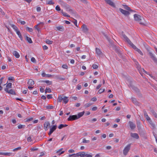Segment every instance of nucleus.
Returning <instances> with one entry per match:
<instances>
[{
    "mask_svg": "<svg viewBox=\"0 0 157 157\" xmlns=\"http://www.w3.org/2000/svg\"><path fill=\"white\" fill-rule=\"evenodd\" d=\"M25 127V125L21 124H19L17 126V127L18 129H21L23 128H24Z\"/></svg>",
    "mask_w": 157,
    "mask_h": 157,
    "instance_id": "79ce46f5",
    "label": "nucleus"
},
{
    "mask_svg": "<svg viewBox=\"0 0 157 157\" xmlns=\"http://www.w3.org/2000/svg\"><path fill=\"white\" fill-rule=\"evenodd\" d=\"M90 142L89 140H86V139L84 138L83 139L82 143L83 144H88Z\"/></svg>",
    "mask_w": 157,
    "mask_h": 157,
    "instance_id": "4c0bfd02",
    "label": "nucleus"
},
{
    "mask_svg": "<svg viewBox=\"0 0 157 157\" xmlns=\"http://www.w3.org/2000/svg\"><path fill=\"white\" fill-rule=\"evenodd\" d=\"M31 61L33 63H36V60L34 57H32L31 59Z\"/></svg>",
    "mask_w": 157,
    "mask_h": 157,
    "instance_id": "3c124183",
    "label": "nucleus"
},
{
    "mask_svg": "<svg viewBox=\"0 0 157 157\" xmlns=\"http://www.w3.org/2000/svg\"><path fill=\"white\" fill-rule=\"evenodd\" d=\"M17 34L18 35L19 37L20 38V40L22 41L23 40V38L21 36V34L20 33V31L18 30L16 32Z\"/></svg>",
    "mask_w": 157,
    "mask_h": 157,
    "instance_id": "5701e85b",
    "label": "nucleus"
},
{
    "mask_svg": "<svg viewBox=\"0 0 157 157\" xmlns=\"http://www.w3.org/2000/svg\"><path fill=\"white\" fill-rule=\"evenodd\" d=\"M63 97V96L61 95L59 96L57 99L58 101L61 102L63 100L65 104L67 103L69 101L68 97L66 96H64Z\"/></svg>",
    "mask_w": 157,
    "mask_h": 157,
    "instance_id": "7ed1b4c3",
    "label": "nucleus"
},
{
    "mask_svg": "<svg viewBox=\"0 0 157 157\" xmlns=\"http://www.w3.org/2000/svg\"><path fill=\"white\" fill-rule=\"evenodd\" d=\"M56 10L58 11H60L61 10L60 7L58 5L56 6Z\"/></svg>",
    "mask_w": 157,
    "mask_h": 157,
    "instance_id": "6e6d98bb",
    "label": "nucleus"
},
{
    "mask_svg": "<svg viewBox=\"0 0 157 157\" xmlns=\"http://www.w3.org/2000/svg\"><path fill=\"white\" fill-rule=\"evenodd\" d=\"M123 7L125 9L130 11H132V10H131L130 8L128 6H127L126 5H123Z\"/></svg>",
    "mask_w": 157,
    "mask_h": 157,
    "instance_id": "393cba45",
    "label": "nucleus"
},
{
    "mask_svg": "<svg viewBox=\"0 0 157 157\" xmlns=\"http://www.w3.org/2000/svg\"><path fill=\"white\" fill-rule=\"evenodd\" d=\"M55 77L57 79H59L62 80H64L65 79V78H61L60 75H56L55 76Z\"/></svg>",
    "mask_w": 157,
    "mask_h": 157,
    "instance_id": "c756f323",
    "label": "nucleus"
},
{
    "mask_svg": "<svg viewBox=\"0 0 157 157\" xmlns=\"http://www.w3.org/2000/svg\"><path fill=\"white\" fill-rule=\"evenodd\" d=\"M27 140L28 142H31L32 141L31 138V137L29 136L27 138Z\"/></svg>",
    "mask_w": 157,
    "mask_h": 157,
    "instance_id": "338daca9",
    "label": "nucleus"
},
{
    "mask_svg": "<svg viewBox=\"0 0 157 157\" xmlns=\"http://www.w3.org/2000/svg\"><path fill=\"white\" fill-rule=\"evenodd\" d=\"M131 145V144H128L124 148L123 152L124 155H126L129 151Z\"/></svg>",
    "mask_w": 157,
    "mask_h": 157,
    "instance_id": "20e7f679",
    "label": "nucleus"
},
{
    "mask_svg": "<svg viewBox=\"0 0 157 157\" xmlns=\"http://www.w3.org/2000/svg\"><path fill=\"white\" fill-rule=\"evenodd\" d=\"M119 10L122 14L126 16L128 15L130 13L128 11L124 10L121 8L119 9Z\"/></svg>",
    "mask_w": 157,
    "mask_h": 157,
    "instance_id": "f8f14e48",
    "label": "nucleus"
},
{
    "mask_svg": "<svg viewBox=\"0 0 157 157\" xmlns=\"http://www.w3.org/2000/svg\"><path fill=\"white\" fill-rule=\"evenodd\" d=\"M56 30H57L61 31H63L64 30V28L63 26H59L56 27Z\"/></svg>",
    "mask_w": 157,
    "mask_h": 157,
    "instance_id": "4be33fe9",
    "label": "nucleus"
},
{
    "mask_svg": "<svg viewBox=\"0 0 157 157\" xmlns=\"http://www.w3.org/2000/svg\"><path fill=\"white\" fill-rule=\"evenodd\" d=\"M38 149V148H36L35 147H33L31 148L30 150L31 151H35L37 150Z\"/></svg>",
    "mask_w": 157,
    "mask_h": 157,
    "instance_id": "5fc2aeb1",
    "label": "nucleus"
},
{
    "mask_svg": "<svg viewBox=\"0 0 157 157\" xmlns=\"http://www.w3.org/2000/svg\"><path fill=\"white\" fill-rule=\"evenodd\" d=\"M92 104H91L90 103H87L86 104L84 105V107L85 108H86L90 106Z\"/></svg>",
    "mask_w": 157,
    "mask_h": 157,
    "instance_id": "ea45409f",
    "label": "nucleus"
},
{
    "mask_svg": "<svg viewBox=\"0 0 157 157\" xmlns=\"http://www.w3.org/2000/svg\"><path fill=\"white\" fill-rule=\"evenodd\" d=\"M26 30L30 32H32L33 31V29L32 28H29L28 27H26Z\"/></svg>",
    "mask_w": 157,
    "mask_h": 157,
    "instance_id": "c03bdc74",
    "label": "nucleus"
},
{
    "mask_svg": "<svg viewBox=\"0 0 157 157\" xmlns=\"http://www.w3.org/2000/svg\"><path fill=\"white\" fill-rule=\"evenodd\" d=\"M47 3L49 5H53L54 4V2L52 0H50L48 2H47Z\"/></svg>",
    "mask_w": 157,
    "mask_h": 157,
    "instance_id": "de8ad7c7",
    "label": "nucleus"
},
{
    "mask_svg": "<svg viewBox=\"0 0 157 157\" xmlns=\"http://www.w3.org/2000/svg\"><path fill=\"white\" fill-rule=\"evenodd\" d=\"M98 109V108L96 106H94L93 107L92 109V110L93 111H95L96 110Z\"/></svg>",
    "mask_w": 157,
    "mask_h": 157,
    "instance_id": "13d9d810",
    "label": "nucleus"
},
{
    "mask_svg": "<svg viewBox=\"0 0 157 157\" xmlns=\"http://www.w3.org/2000/svg\"><path fill=\"white\" fill-rule=\"evenodd\" d=\"M80 153H81V152H80L77 153L76 154H71V155H69V157H71V156H72V155H75V156H76V157H78V156H80Z\"/></svg>",
    "mask_w": 157,
    "mask_h": 157,
    "instance_id": "2f4dec72",
    "label": "nucleus"
},
{
    "mask_svg": "<svg viewBox=\"0 0 157 157\" xmlns=\"http://www.w3.org/2000/svg\"><path fill=\"white\" fill-rule=\"evenodd\" d=\"M82 30L84 33H87L88 32V29L85 24H83L82 26Z\"/></svg>",
    "mask_w": 157,
    "mask_h": 157,
    "instance_id": "39448f33",
    "label": "nucleus"
},
{
    "mask_svg": "<svg viewBox=\"0 0 157 157\" xmlns=\"http://www.w3.org/2000/svg\"><path fill=\"white\" fill-rule=\"evenodd\" d=\"M96 54L99 56H100L103 55V53L101 50L98 48H95Z\"/></svg>",
    "mask_w": 157,
    "mask_h": 157,
    "instance_id": "9b49d317",
    "label": "nucleus"
},
{
    "mask_svg": "<svg viewBox=\"0 0 157 157\" xmlns=\"http://www.w3.org/2000/svg\"><path fill=\"white\" fill-rule=\"evenodd\" d=\"M131 100L132 102H133V103L135 104L136 105L138 104V103L137 102L135 98H132Z\"/></svg>",
    "mask_w": 157,
    "mask_h": 157,
    "instance_id": "c9c22d12",
    "label": "nucleus"
},
{
    "mask_svg": "<svg viewBox=\"0 0 157 157\" xmlns=\"http://www.w3.org/2000/svg\"><path fill=\"white\" fill-rule=\"evenodd\" d=\"M77 115H70L67 118L68 121H72L75 120H77Z\"/></svg>",
    "mask_w": 157,
    "mask_h": 157,
    "instance_id": "423d86ee",
    "label": "nucleus"
},
{
    "mask_svg": "<svg viewBox=\"0 0 157 157\" xmlns=\"http://www.w3.org/2000/svg\"><path fill=\"white\" fill-rule=\"evenodd\" d=\"M61 13H62V14H63V15L64 16L66 17H70V16L69 15L67 14V13L64 12H63V10H61Z\"/></svg>",
    "mask_w": 157,
    "mask_h": 157,
    "instance_id": "f704fd0d",
    "label": "nucleus"
},
{
    "mask_svg": "<svg viewBox=\"0 0 157 157\" xmlns=\"http://www.w3.org/2000/svg\"><path fill=\"white\" fill-rule=\"evenodd\" d=\"M85 156L86 157H92V155L91 154H86Z\"/></svg>",
    "mask_w": 157,
    "mask_h": 157,
    "instance_id": "774afa93",
    "label": "nucleus"
},
{
    "mask_svg": "<svg viewBox=\"0 0 157 157\" xmlns=\"http://www.w3.org/2000/svg\"><path fill=\"white\" fill-rule=\"evenodd\" d=\"M107 3L109 4L110 6L113 7H115V5L113 2L111 0H105Z\"/></svg>",
    "mask_w": 157,
    "mask_h": 157,
    "instance_id": "ddd939ff",
    "label": "nucleus"
},
{
    "mask_svg": "<svg viewBox=\"0 0 157 157\" xmlns=\"http://www.w3.org/2000/svg\"><path fill=\"white\" fill-rule=\"evenodd\" d=\"M80 0L82 2H83V3H84V4H87L88 3V2L86 0Z\"/></svg>",
    "mask_w": 157,
    "mask_h": 157,
    "instance_id": "052dcab7",
    "label": "nucleus"
},
{
    "mask_svg": "<svg viewBox=\"0 0 157 157\" xmlns=\"http://www.w3.org/2000/svg\"><path fill=\"white\" fill-rule=\"evenodd\" d=\"M13 55L15 56V57L17 58H18L20 57V55L19 53L16 51H14L13 53Z\"/></svg>",
    "mask_w": 157,
    "mask_h": 157,
    "instance_id": "a211bd4d",
    "label": "nucleus"
},
{
    "mask_svg": "<svg viewBox=\"0 0 157 157\" xmlns=\"http://www.w3.org/2000/svg\"><path fill=\"white\" fill-rule=\"evenodd\" d=\"M46 43L48 44H51L52 43L53 41H52L50 40H46Z\"/></svg>",
    "mask_w": 157,
    "mask_h": 157,
    "instance_id": "49530a36",
    "label": "nucleus"
},
{
    "mask_svg": "<svg viewBox=\"0 0 157 157\" xmlns=\"http://www.w3.org/2000/svg\"><path fill=\"white\" fill-rule=\"evenodd\" d=\"M52 92L50 88H46L45 90V94H46L47 92L48 93H51Z\"/></svg>",
    "mask_w": 157,
    "mask_h": 157,
    "instance_id": "58836bf2",
    "label": "nucleus"
},
{
    "mask_svg": "<svg viewBox=\"0 0 157 157\" xmlns=\"http://www.w3.org/2000/svg\"><path fill=\"white\" fill-rule=\"evenodd\" d=\"M39 25V24H38L37 25H36L34 26V28H35V29L37 30V31L39 32L40 31V29L38 27V26Z\"/></svg>",
    "mask_w": 157,
    "mask_h": 157,
    "instance_id": "09e8293b",
    "label": "nucleus"
},
{
    "mask_svg": "<svg viewBox=\"0 0 157 157\" xmlns=\"http://www.w3.org/2000/svg\"><path fill=\"white\" fill-rule=\"evenodd\" d=\"M137 127L139 129H141L142 127V124L140 121H137Z\"/></svg>",
    "mask_w": 157,
    "mask_h": 157,
    "instance_id": "a878e982",
    "label": "nucleus"
},
{
    "mask_svg": "<svg viewBox=\"0 0 157 157\" xmlns=\"http://www.w3.org/2000/svg\"><path fill=\"white\" fill-rule=\"evenodd\" d=\"M41 9L40 7H37L36 10L37 12H40L41 10Z\"/></svg>",
    "mask_w": 157,
    "mask_h": 157,
    "instance_id": "69168bd1",
    "label": "nucleus"
},
{
    "mask_svg": "<svg viewBox=\"0 0 157 157\" xmlns=\"http://www.w3.org/2000/svg\"><path fill=\"white\" fill-rule=\"evenodd\" d=\"M134 17L135 20L138 22L139 23L142 25H145L144 22L145 21L144 19L141 16L137 14H135L134 15Z\"/></svg>",
    "mask_w": 157,
    "mask_h": 157,
    "instance_id": "f257e3e1",
    "label": "nucleus"
},
{
    "mask_svg": "<svg viewBox=\"0 0 157 157\" xmlns=\"http://www.w3.org/2000/svg\"><path fill=\"white\" fill-rule=\"evenodd\" d=\"M56 125H53L51 128L50 129V131L49 132L48 134L50 136L53 132L56 130Z\"/></svg>",
    "mask_w": 157,
    "mask_h": 157,
    "instance_id": "1a4fd4ad",
    "label": "nucleus"
},
{
    "mask_svg": "<svg viewBox=\"0 0 157 157\" xmlns=\"http://www.w3.org/2000/svg\"><path fill=\"white\" fill-rule=\"evenodd\" d=\"M135 51L137 52L141 55H143V53L139 49L137 48L136 46L134 44L132 47Z\"/></svg>",
    "mask_w": 157,
    "mask_h": 157,
    "instance_id": "9d476101",
    "label": "nucleus"
},
{
    "mask_svg": "<svg viewBox=\"0 0 157 157\" xmlns=\"http://www.w3.org/2000/svg\"><path fill=\"white\" fill-rule=\"evenodd\" d=\"M129 126L131 129H134L136 128V125L132 122L129 121L128 122Z\"/></svg>",
    "mask_w": 157,
    "mask_h": 157,
    "instance_id": "4468645a",
    "label": "nucleus"
},
{
    "mask_svg": "<svg viewBox=\"0 0 157 157\" xmlns=\"http://www.w3.org/2000/svg\"><path fill=\"white\" fill-rule=\"evenodd\" d=\"M61 2L63 4L64 8L67 11L71 14H74L75 13L74 10L71 8L69 5L67 4L63 1H61Z\"/></svg>",
    "mask_w": 157,
    "mask_h": 157,
    "instance_id": "f03ea898",
    "label": "nucleus"
},
{
    "mask_svg": "<svg viewBox=\"0 0 157 157\" xmlns=\"http://www.w3.org/2000/svg\"><path fill=\"white\" fill-rule=\"evenodd\" d=\"M50 127V124L48 121H46L44 124V128L45 131L48 130Z\"/></svg>",
    "mask_w": 157,
    "mask_h": 157,
    "instance_id": "0eeeda50",
    "label": "nucleus"
},
{
    "mask_svg": "<svg viewBox=\"0 0 157 157\" xmlns=\"http://www.w3.org/2000/svg\"><path fill=\"white\" fill-rule=\"evenodd\" d=\"M0 154L1 155H3L6 156H10L12 154V153L10 152L3 153H0Z\"/></svg>",
    "mask_w": 157,
    "mask_h": 157,
    "instance_id": "e433bc0d",
    "label": "nucleus"
},
{
    "mask_svg": "<svg viewBox=\"0 0 157 157\" xmlns=\"http://www.w3.org/2000/svg\"><path fill=\"white\" fill-rule=\"evenodd\" d=\"M105 90V89H100L98 91V93L100 94L104 92Z\"/></svg>",
    "mask_w": 157,
    "mask_h": 157,
    "instance_id": "8fccbe9b",
    "label": "nucleus"
},
{
    "mask_svg": "<svg viewBox=\"0 0 157 157\" xmlns=\"http://www.w3.org/2000/svg\"><path fill=\"white\" fill-rule=\"evenodd\" d=\"M106 137V136L105 134H103L101 136V138L102 139V138L105 139V138Z\"/></svg>",
    "mask_w": 157,
    "mask_h": 157,
    "instance_id": "0e129e2a",
    "label": "nucleus"
},
{
    "mask_svg": "<svg viewBox=\"0 0 157 157\" xmlns=\"http://www.w3.org/2000/svg\"><path fill=\"white\" fill-rule=\"evenodd\" d=\"M12 87V83H9L6 85V88L5 89V91L6 92H8L9 89Z\"/></svg>",
    "mask_w": 157,
    "mask_h": 157,
    "instance_id": "dca6fc26",
    "label": "nucleus"
},
{
    "mask_svg": "<svg viewBox=\"0 0 157 157\" xmlns=\"http://www.w3.org/2000/svg\"><path fill=\"white\" fill-rule=\"evenodd\" d=\"M97 99L96 97H94L91 99V100L93 101H97Z\"/></svg>",
    "mask_w": 157,
    "mask_h": 157,
    "instance_id": "e2e57ef3",
    "label": "nucleus"
},
{
    "mask_svg": "<svg viewBox=\"0 0 157 157\" xmlns=\"http://www.w3.org/2000/svg\"><path fill=\"white\" fill-rule=\"evenodd\" d=\"M46 108L47 109H52L54 108V106L52 105H48L46 106Z\"/></svg>",
    "mask_w": 157,
    "mask_h": 157,
    "instance_id": "a18cd8bd",
    "label": "nucleus"
},
{
    "mask_svg": "<svg viewBox=\"0 0 157 157\" xmlns=\"http://www.w3.org/2000/svg\"><path fill=\"white\" fill-rule=\"evenodd\" d=\"M130 135L133 138H135L136 139H138L139 138V136L136 133H131Z\"/></svg>",
    "mask_w": 157,
    "mask_h": 157,
    "instance_id": "2eb2a0df",
    "label": "nucleus"
},
{
    "mask_svg": "<svg viewBox=\"0 0 157 157\" xmlns=\"http://www.w3.org/2000/svg\"><path fill=\"white\" fill-rule=\"evenodd\" d=\"M34 83V81L32 79H29L28 82V84L30 86H33Z\"/></svg>",
    "mask_w": 157,
    "mask_h": 157,
    "instance_id": "412c9836",
    "label": "nucleus"
},
{
    "mask_svg": "<svg viewBox=\"0 0 157 157\" xmlns=\"http://www.w3.org/2000/svg\"><path fill=\"white\" fill-rule=\"evenodd\" d=\"M6 92L8 93H9V94H14V95H15L16 94V93H15V91H14L12 89H10V90H8V92Z\"/></svg>",
    "mask_w": 157,
    "mask_h": 157,
    "instance_id": "bb28decb",
    "label": "nucleus"
},
{
    "mask_svg": "<svg viewBox=\"0 0 157 157\" xmlns=\"http://www.w3.org/2000/svg\"><path fill=\"white\" fill-rule=\"evenodd\" d=\"M67 126H68V125L66 124H60L58 126V128L59 129H61L62 128H63V127H66Z\"/></svg>",
    "mask_w": 157,
    "mask_h": 157,
    "instance_id": "c85d7f7f",
    "label": "nucleus"
},
{
    "mask_svg": "<svg viewBox=\"0 0 157 157\" xmlns=\"http://www.w3.org/2000/svg\"><path fill=\"white\" fill-rule=\"evenodd\" d=\"M125 40L126 42L131 46V47H132L134 45V44L131 42V41L128 38H127V39Z\"/></svg>",
    "mask_w": 157,
    "mask_h": 157,
    "instance_id": "cd10ccee",
    "label": "nucleus"
},
{
    "mask_svg": "<svg viewBox=\"0 0 157 157\" xmlns=\"http://www.w3.org/2000/svg\"><path fill=\"white\" fill-rule=\"evenodd\" d=\"M62 67L64 69H67L68 67L66 64H63L62 66Z\"/></svg>",
    "mask_w": 157,
    "mask_h": 157,
    "instance_id": "603ef678",
    "label": "nucleus"
},
{
    "mask_svg": "<svg viewBox=\"0 0 157 157\" xmlns=\"http://www.w3.org/2000/svg\"><path fill=\"white\" fill-rule=\"evenodd\" d=\"M41 82H44L46 83L47 85H49L52 84V82L49 80H41L40 81Z\"/></svg>",
    "mask_w": 157,
    "mask_h": 157,
    "instance_id": "aec40b11",
    "label": "nucleus"
},
{
    "mask_svg": "<svg viewBox=\"0 0 157 157\" xmlns=\"http://www.w3.org/2000/svg\"><path fill=\"white\" fill-rule=\"evenodd\" d=\"M146 117V120L148 121L149 122L150 121H151V119L148 116V115L147 116L145 117Z\"/></svg>",
    "mask_w": 157,
    "mask_h": 157,
    "instance_id": "864d4df0",
    "label": "nucleus"
},
{
    "mask_svg": "<svg viewBox=\"0 0 157 157\" xmlns=\"http://www.w3.org/2000/svg\"><path fill=\"white\" fill-rule=\"evenodd\" d=\"M84 111H83L78 113L77 115V119L82 117L84 114Z\"/></svg>",
    "mask_w": 157,
    "mask_h": 157,
    "instance_id": "b1692460",
    "label": "nucleus"
},
{
    "mask_svg": "<svg viewBox=\"0 0 157 157\" xmlns=\"http://www.w3.org/2000/svg\"><path fill=\"white\" fill-rule=\"evenodd\" d=\"M18 21L21 23L22 25H25V21H22L21 20H18Z\"/></svg>",
    "mask_w": 157,
    "mask_h": 157,
    "instance_id": "bf43d9fd",
    "label": "nucleus"
},
{
    "mask_svg": "<svg viewBox=\"0 0 157 157\" xmlns=\"http://www.w3.org/2000/svg\"><path fill=\"white\" fill-rule=\"evenodd\" d=\"M86 153L84 152H81L80 153V157H84L86 155Z\"/></svg>",
    "mask_w": 157,
    "mask_h": 157,
    "instance_id": "37998d69",
    "label": "nucleus"
},
{
    "mask_svg": "<svg viewBox=\"0 0 157 157\" xmlns=\"http://www.w3.org/2000/svg\"><path fill=\"white\" fill-rule=\"evenodd\" d=\"M33 118L32 117H30V118H27L25 119V122H29V121H30L33 120Z\"/></svg>",
    "mask_w": 157,
    "mask_h": 157,
    "instance_id": "a19ab883",
    "label": "nucleus"
},
{
    "mask_svg": "<svg viewBox=\"0 0 157 157\" xmlns=\"http://www.w3.org/2000/svg\"><path fill=\"white\" fill-rule=\"evenodd\" d=\"M11 27L14 29L15 32L17 31L19 29L17 27L14 25H11Z\"/></svg>",
    "mask_w": 157,
    "mask_h": 157,
    "instance_id": "7c9ffc66",
    "label": "nucleus"
},
{
    "mask_svg": "<svg viewBox=\"0 0 157 157\" xmlns=\"http://www.w3.org/2000/svg\"><path fill=\"white\" fill-rule=\"evenodd\" d=\"M151 113L154 116V117L157 118V113L153 110H152L151 111Z\"/></svg>",
    "mask_w": 157,
    "mask_h": 157,
    "instance_id": "72a5a7b5",
    "label": "nucleus"
},
{
    "mask_svg": "<svg viewBox=\"0 0 157 157\" xmlns=\"http://www.w3.org/2000/svg\"><path fill=\"white\" fill-rule=\"evenodd\" d=\"M149 123L151 125L152 129H155L156 128V125L155 123H154L152 121H150Z\"/></svg>",
    "mask_w": 157,
    "mask_h": 157,
    "instance_id": "6ab92c4d",
    "label": "nucleus"
},
{
    "mask_svg": "<svg viewBox=\"0 0 157 157\" xmlns=\"http://www.w3.org/2000/svg\"><path fill=\"white\" fill-rule=\"evenodd\" d=\"M25 37L26 38V40L29 43L31 44L32 43V40L30 38L28 37L27 36H26Z\"/></svg>",
    "mask_w": 157,
    "mask_h": 157,
    "instance_id": "473e14b6",
    "label": "nucleus"
},
{
    "mask_svg": "<svg viewBox=\"0 0 157 157\" xmlns=\"http://www.w3.org/2000/svg\"><path fill=\"white\" fill-rule=\"evenodd\" d=\"M149 54L151 57V58L153 59L154 62L157 64V59L155 57L154 55L150 52H149Z\"/></svg>",
    "mask_w": 157,
    "mask_h": 157,
    "instance_id": "6e6552de",
    "label": "nucleus"
},
{
    "mask_svg": "<svg viewBox=\"0 0 157 157\" xmlns=\"http://www.w3.org/2000/svg\"><path fill=\"white\" fill-rule=\"evenodd\" d=\"M92 67L94 69H97L98 68V66L96 64H93L92 65Z\"/></svg>",
    "mask_w": 157,
    "mask_h": 157,
    "instance_id": "4d7b16f0",
    "label": "nucleus"
},
{
    "mask_svg": "<svg viewBox=\"0 0 157 157\" xmlns=\"http://www.w3.org/2000/svg\"><path fill=\"white\" fill-rule=\"evenodd\" d=\"M133 60L135 63V64L137 68L138 69V70L140 71L141 69L140 65L135 59H133Z\"/></svg>",
    "mask_w": 157,
    "mask_h": 157,
    "instance_id": "f3484780",
    "label": "nucleus"
},
{
    "mask_svg": "<svg viewBox=\"0 0 157 157\" xmlns=\"http://www.w3.org/2000/svg\"><path fill=\"white\" fill-rule=\"evenodd\" d=\"M21 149V147H18L16 148L13 150V151H15L16 150H20Z\"/></svg>",
    "mask_w": 157,
    "mask_h": 157,
    "instance_id": "680f3d73",
    "label": "nucleus"
}]
</instances>
